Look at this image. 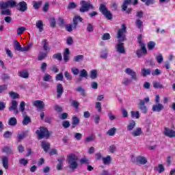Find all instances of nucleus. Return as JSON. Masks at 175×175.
<instances>
[{
  "label": "nucleus",
  "instance_id": "f257e3e1",
  "mask_svg": "<svg viewBox=\"0 0 175 175\" xmlns=\"http://www.w3.org/2000/svg\"><path fill=\"white\" fill-rule=\"evenodd\" d=\"M126 25L125 24L122 25V28L118 31L117 38L118 44H116V49L120 54H125V47H124L123 42L126 40Z\"/></svg>",
  "mask_w": 175,
  "mask_h": 175
},
{
  "label": "nucleus",
  "instance_id": "f03ea898",
  "mask_svg": "<svg viewBox=\"0 0 175 175\" xmlns=\"http://www.w3.org/2000/svg\"><path fill=\"white\" fill-rule=\"evenodd\" d=\"M66 161L68 163V168L70 170H76L79 167V157L75 153H70L67 155Z\"/></svg>",
  "mask_w": 175,
  "mask_h": 175
},
{
  "label": "nucleus",
  "instance_id": "7ed1b4c3",
  "mask_svg": "<svg viewBox=\"0 0 175 175\" xmlns=\"http://www.w3.org/2000/svg\"><path fill=\"white\" fill-rule=\"evenodd\" d=\"M36 135H38V139H49L50 138V131L49 129L44 126H40V130L36 131Z\"/></svg>",
  "mask_w": 175,
  "mask_h": 175
},
{
  "label": "nucleus",
  "instance_id": "20e7f679",
  "mask_svg": "<svg viewBox=\"0 0 175 175\" xmlns=\"http://www.w3.org/2000/svg\"><path fill=\"white\" fill-rule=\"evenodd\" d=\"M80 4L81 5L79 8V12L81 13H85V12H89L90 9H94V5L91 3L90 1H81Z\"/></svg>",
  "mask_w": 175,
  "mask_h": 175
},
{
  "label": "nucleus",
  "instance_id": "39448f33",
  "mask_svg": "<svg viewBox=\"0 0 175 175\" xmlns=\"http://www.w3.org/2000/svg\"><path fill=\"white\" fill-rule=\"evenodd\" d=\"M99 11L104 15V17L107 20H113V14L107 9L106 5L101 3L99 7Z\"/></svg>",
  "mask_w": 175,
  "mask_h": 175
},
{
  "label": "nucleus",
  "instance_id": "423d86ee",
  "mask_svg": "<svg viewBox=\"0 0 175 175\" xmlns=\"http://www.w3.org/2000/svg\"><path fill=\"white\" fill-rule=\"evenodd\" d=\"M148 102H150L149 97H146L144 100H139V109L144 114H147L148 109L146 103H148Z\"/></svg>",
  "mask_w": 175,
  "mask_h": 175
},
{
  "label": "nucleus",
  "instance_id": "0eeeda50",
  "mask_svg": "<svg viewBox=\"0 0 175 175\" xmlns=\"http://www.w3.org/2000/svg\"><path fill=\"white\" fill-rule=\"evenodd\" d=\"M163 135L170 139L175 137V131L173 129H170L169 127H164V131H163Z\"/></svg>",
  "mask_w": 175,
  "mask_h": 175
},
{
  "label": "nucleus",
  "instance_id": "6e6552de",
  "mask_svg": "<svg viewBox=\"0 0 175 175\" xmlns=\"http://www.w3.org/2000/svg\"><path fill=\"white\" fill-rule=\"evenodd\" d=\"M10 111H14V114H18V110L17 109V101L16 100H12L11 106L8 107Z\"/></svg>",
  "mask_w": 175,
  "mask_h": 175
},
{
  "label": "nucleus",
  "instance_id": "1a4fd4ad",
  "mask_svg": "<svg viewBox=\"0 0 175 175\" xmlns=\"http://www.w3.org/2000/svg\"><path fill=\"white\" fill-rule=\"evenodd\" d=\"M42 49L44 51V53H50V50H51V48H50V45L49 44V40L47 39H43L42 40Z\"/></svg>",
  "mask_w": 175,
  "mask_h": 175
},
{
  "label": "nucleus",
  "instance_id": "9d476101",
  "mask_svg": "<svg viewBox=\"0 0 175 175\" xmlns=\"http://www.w3.org/2000/svg\"><path fill=\"white\" fill-rule=\"evenodd\" d=\"M141 49L137 50L136 54L137 57L138 58H140L143 54H146L147 53V48H146V45H139Z\"/></svg>",
  "mask_w": 175,
  "mask_h": 175
},
{
  "label": "nucleus",
  "instance_id": "9b49d317",
  "mask_svg": "<svg viewBox=\"0 0 175 175\" xmlns=\"http://www.w3.org/2000/svg\"><path fill=\"white\" fill-rule=\"evenodd\" d=\"M33 106H35V107H37V109H39L40 110H43L44 109V102L40 100H36L33 102Z\"/></svg>",
  "mask_w": 175,
  "mask_h": 175
},
{
  "label": "nucleus",
  "instance_id": "f8f14e48",
  "mask_svg": "<svg viewBox=\"0 0 175 175\" xmlns=\"http://www.w3.org/2000/svg\"><path fill=\"white\" fill-rule=\"evenodd\" d=\"M125 73H126V75H129V76H131L132 80H135V81L136 80H137V76L136 75V72L133 71L132 69L129 68H126Z\"/></svg>",
  "mask_w": 175,
  "mask_h": 175
},
{
  "label": "nucleus",
  "instance_id": "ddd939ff",
  "mask_svg": "<svg viewBox=\"0 0 175 175\" xmlns=\"http://www.w3.org/2000/svg\"><path fill=\"white\" fill-rule=\"evenodd\" d=\"M16 6L18 7V10L20 12H25L28 9V5H27V2L25 1L19 2Z\"/></svg>",
  "mask_w": 175,
  "mask_h": 175
},
{
  "label": "nucleus",
  "instance_id": "4468645a",
  "mask_svg": "<svg viewBox=\"0 0 175 175\" xmlns=\"http://www.w3.org/2000/svg\"><path fill=\"white\" fill-rule=\"evenodd\" d=\"M164 108L165 107L163 106V105L159 103L157 105H152V111H157V113H159L162 111Z\"/></svg>",
  "mask_w": 175,
  "mask_h": 175
},
{
  "label": "nucleus",
  "instance_id": "2eb2a0df",
  "mask_svg": "<svg viewBox=\"0 0 175 175\" xmlns=\"http://www.w3.org/2000/svg\"><path fill=\"white\" fill-rule=\"evenodd\" d=\"M18 76L22 79H28L29 77V73L27 70H22L18 72Z\"/></svg>",
  "mask_w": 175,
  "mask_h": 175
},
{
  "label": "nucleus",
  "instance_id": "dca6fc26",
  "mask_svg": "<svg viewBox=\"0 0 175 175\" xmlns=\"http://www.w3.org/2000/svg\"><path fill=\"white\" fill-rule=\"evenodd\" d=\"M1 162L3 164V167L4 169L8 170L9 169V158L6 156H3L1 157Z\"/></svg>",
  "mask_w": 175,
  "mask_h": 175
},
{
  "label": "nucleus",
  "instance_id": "f3484780",
  "mask_svg": "<svg viewBox=\"0 0 175 175\" xmlns=\"http://www.w3.org/2000/svg\"><path fill=\"white\" fill-rule=\"evenodd\" d=\"M136 163L137 165H138V163L139 165H146V163H147V158L142 156H138L137 157Z\"/></svg>",
  "mask_w": 175,
  "mask_h": 175
},
{
  "label": "nucleus",
  "instance_id": "a211bd4d",
  "mask_svg": "<svg viewBox=\"0 0 175 175\" xmlns=\"http://www.w3.org/2000/svg\"><path fill=\"white\" fill-rule=\"evenodd\" d=\"M57 97L61 98L62 96V94H64V87L62 86V84L58 83L57 86Z\"/></svg>",
  "mask_w": 175,
  "mask_h": 175
},
{
  "label": "nucleus",
  "instance_id": "6ab92c4d",
  "mask_svg": "<svg viewBox=\"0 0 175 175\" xmlns=\"http://www.w3.org/2000/svg\"><path fill=\"white\" fill-rule=\"evenodd\" d=\"M79 21H80V23L83 22V18L80 17L79 16H76L73 18V27L74 29H76V28H77V25L79 24Z\"/></svg>",
  "mask_w": 175,
  "mask_h": 175
},
{
  "label": "nucleus",
  "instance_id": "aec40b11",
  "mask_svg": "<svg viewBox=\"0 0 175 175\" xmlns=\"http://www.w3.org/2000/svg\"><path fill=\"white\" fill-rule=\"evenodd\" d=\"M80 124V118L79 117L74 116L72 117V128H76L77 125Z\"/></svg>",
  "mask_w": 175,
  "mask_h": 175
},
{
  "label": "nucleus",
  "instance_id": "412c9836",
  "mask_svg": "<svg viewBox=\"0 0 175 175\" xmlns=\"http://www.w3.org/2000/svg\"><path fill=\"white\" fill-rule=\"evenodd\" d=\"M42 3H43V1H33L32 5H33V9H35V10H39V9H40L42 6Z\"/></svg>",
  "mask_w": 175,
  "mask_h": 175
},
{
  "label": "nucleus",
  "instance_id": "4be33fe9",
  "mask_svg": "<svg viewBox=\"0 0 175 175\" xmlns=\"http://www.w3.org/2000/svg\"><path fill=\"white\" fill-rule=\"evenodd\" d=\"M50 144L48 142L42 141L41 142V147L45 151V152H47L49 150H50Z\"/></svg>",
  "mask_w": 175,
  "mask_h": 175
},
{
  "label": "nucleus",
  "instance_id": "5701e85b",
  "mask_svg": "<svg viewBox=\"0 0 175 175\" xmlns=\"http://www.w3.org/2000/svg\"><path fill=\"white\" fill-rule=\"evenodd\" d=\"M143 133L142 129L140 127L137 128L135 130L131 132V135L133 136V137H137V136H140Z\"/></svg>",
  "mask_w": 175,
  "mask_h": 175
},
{
  "label": "nucleus",
  "instance_id": "b1692460",
  "mask_svg": "<svg viewBox=\"0 0 175 175\" xmlns=\"http://www.w3.org/2000/svg\"><path fill=\"white\" fill-rule=\"evenodd\" d=\"M2 152H4V154H6L7 155H12V154H13V150L10 146H4L2 148Z\"/></svg>",
  "mask_w": 175,
  "mask_h": 175
},
{
  "label": "nucleus",
  "instance_id": "393cba45",
  "mask_svg": "<svg viewBox=\"0 0 175 175\" xmlns=\"http://www.w3.org/2000/svg\"><path fill=\"white\" fill-rule=\"evenodd\" d=\"M141 75L144 77H147V76H150L151 75V69L150 68H143L141 70Z\"/></svg>",
  "mask_w": 175,
  "mask_h": 175
},
{
  "label": "nucleus",
  "instance_id": "a878e982",
  "mask_svg": "<svg viewBox=\"0 0 175 175\" xmlns=\"http://www.w3.org/2000/svg\"><path fill=\"white\" fill-rule=\"evenodd\" d=\"M58 163L56 165L57 170H62V166L64 165V161L65 158H60L57 159Z\"/></svg>",
  "mask_w": 175,
  "mask_h": 175
},
{
  "label": "nucleus",
  "instance_id": "bb28decb",
  "mask_svg": "<svg viewBox=\"0 0 175 175\" xmlns=\"http://www.w3.org/2000/svg\"><path fill=\"white\" fill-rule=\"evenodd\" d=\"M131 3H132V0H124L122 5V10L125 12V10L128 9L129 5H131Z\"/></svg>",
  "mask_w": 175,
  "mask_h": 175
},
{
  "label": "nucleus",
  "instance_id": "cd10ccee",
  "mask_svg": "<svg viewBox=\"0 0 175 175\" xmlns=\"http://www.w3.org/2000/svg\"><path fill=\"white\" fill-rule=\"evenodd\" d=\"M136 126V122L135 120H131L127 125V131H133Z\"/></svg>",
  "mask_w": 175,
  "mask_h": 175
},
{
  "label": "nucleus",
  "instance_id": "c85d7f7f",
  "mask_svg": "<svg viewBox=\"0 0 175 175\" xmlns=\"http://www.w3.org/2000/svg\"><path fill=\"white\" fill-rule=\"evenodd\" d=\"M32 121L31 120V118L28 116H25L23 118V120L22 121L23 125H28L29 124H31Z\"/></svg>",
  "mask_w": 175,
  "mask_h": 175
},
{
  "label": "nucleus",
  "instance_id": "c756f323",
  "mask_svg": "<svg viewBox=\"0 0 175 175\" xmlns=\"http://www.w3.org/2000/svg\"><path fill=\"white\" fill-rule=\"evenodd\" d=\"M8 125H10V126H15V125H17V119L14 117H12L8 120Z\"/></svg>",
  "mask_w": 175,
  "mask_h": 175
},
{
  "label": "nucleus",
  "instance_id": "7c9ffc66",
  "mask_svg": "<svg viewBox=\"0 0 175 175\" xmlns=\"http://www.w3.org/2000/svg\"><path fill=\"white\" fill-rule=\"evenodd\" d=\"M103 162L105 165H110L111 163V157L107 155L106 157H103Z\"/></svg>",
  "mask_w": 175,
  "mask_h": 175
},
{
  "label": "nucleus",
  "instance_id": "2f4dec72",
  "mask_svg": "<svg viewBox=\"0 0 175 175\" xmlns=\"http://www.w3.org/2000/svg\"><path fill=\"white\" fill-rule=\"evenodd\" d=\"M75 91L77 92H81V96H86V94H85V90H84V88H83L82 86H78L76 89H75Z\"/></svg>",
  "mask_w": 175,
  "mask_h": 175
},
{
  "label": "nucleus",
  "instance_id": "473e14b6",
  "mask_svg": "<svg viewBox=\"0 0 175 175\" xmlns=\"http://www.w3.org/2000/svg\"><path fill=\"white\" fill-rule=\"evenodd\" d=\"M14 49L16 51H21L23 50V47H21L20 42H18V41H17V40L14 41Z\"/></svg>",
  "mask_w": 175,
  "mask_h": 175
},
{
  "label": "nucleus",
  "instance_id": "72a5a7b5",
  "mask_svg": "<svg viewBox=\"0 0 175 175\" xmlns=\"http://www.w3.org/2000/svg\"><path fill=\"white\" fill-rule=\"evenodd\" d=\"M36 27L39 29L40 32H43V21H38L36 23Z\"/></svg>",
  "mask_w": 175,
  "mask_h": 175
},
{
  "label": "nucleus",
  "instance_id": "f704fd0d",
  "mask_svg": "<svg viewBox=\"0 0 175 175\" xmlns=\"http://www.w3.org/2000/svg\"><path fill=\"white\" fill-rule=\"evenodd\" d=\"M152 85L153 88H155L156 90H158V88H159L160 90L163 89V85L161 84V83L158 81H153Z\"/></svg>",
  "mask_w": 175,
  "mask_h": 175
},
{
  "label": "nucleus",
  "instance_id": "c9c22d12",
  "mask_svg": "<svg viewBox=\"0 0 175 175\" xmlns=\"http://www.w3.org/2000/svg\"><path fill=\"white\" fill-rule=\"evenodd\" d=\"M156 44H157L155 43V42L150 41L149 42H148V50H149V51L154 50V49H155Z\"/></svg>",
  "mask_w": 175,
  "mask_h": 175
},
{
  "label": "nucleus",
  "instance_id": "e433bc0d",
  "mask_svg": "<svg viewBox=\"0 0 175 175\" xmlns=\"http://www.w3.org/2000/svg\"><path fill=\"white\" fill-rule=\"evenodd\" d=\"M47 53L46 52H41L39 53L38 56V61H43V59H44V58H46V57H47Z\"/></svg>",
  "mask_w": 175,
  "mask_h": 175
},
{
  "label": "nucleus",
  "instance_id": "4c0bfd02",
  "mask_svg": "<svg viewBox=\"0 0 175 175\" xmlns=\"http://www.w3.org/2000/svg\"><path fill=\"white\" fill-rule=\"evenodd\" d=\"M116 132H117V129H116V127H113L108 130L107 135H108V136H114L116 135Z\"/></svg>",
  "mask_w": 175,
  "mask_h": 175
},
{
  "label": "nucleus",
  "instance_id": "58836bf2",
  "mask_svg": "<svg viewBox=\"0 0 175 175\" xmlns=\"http://www.w3.org/2000/svg\"><path fill=\"white\" fill-rule=\"evenodd\" d=\"M9 8V4L7 2L1 1L0 2V10H5V9H8Z\"/></svg>",
  "mask_w": 175,
  "mask_h": 175
},
{
  "label": "nucleus",
  "instance_id": "ea45409f",
  "mask_svg": "<svg viewBox=\"0 0 175 175\" xmlns=\"http://www.w3.org/2000/svg\"><path fill=\"white\" fill-rule=\"evenodd\" d=\"M0 14L1 16H12V11L9 9L2 10Z\"/></svg>",
  "mask_w": 175,
  "mask_h": 175
},
{
  "label": "nucleus",
  "instance_id": "a19ab883",
  "mask_svg": "<svg viewBox=\"0 0 175 175\" xmlns=\"http://www.w3.org/2000/svg\"><path fill=\"white\" fill-rule=\"evenodd\" d=\"M25 137H27V133L23 132L22 133H19L18 134L17 141L20 142L23 139H25Z\"/></svg>",
  "mask_w": 175,
  "mask_h": 175
},
{
  "label": "nucleus",
  "instance_id": "79ce46f5",
  "mask_svg": "<svg viewBox=\"0 0 175 175\" xmlns=\"http://www.w3.org/2000/svg\"><path fill=\"white\" fill-rule=\"evenodd\" d=\"M84 59V55H78L74 57L75 62H80V61H83Z\"/></svg>",
  "mask_w": 175,
  "mask_h": 175
},
{
  "label": "nucleus",
  "instance_id": "37998d69",
  "mask_svg": "<svg viewBox=\"0 0 175 175\" xmlns=\"http://www.w3.org/2000/svg\"><path fill=\"white\" fill-rule=\"evenodd\" d=\"M50 8V3L49 1L46 2L42 7V10L44 13H47L49 12V9Z\"/></svg>",
  "mask_w": 175,
  "mask_h": 175
},
{
  "label": "nucleus",
  "instance_id": "c03bdc74",
  "mask_svg": "<svg viewBox=\"0 0 175 175\" xmlns=\"http://www.w3.org/2000/svg\"><path fill=\"white\" fill-rule=\"evenodd\" d=\"M90 77L92 80H95V79L98 77V71H96V70H92L90 73Z\"/></svg>",
  "mask_w": 175,
  "mask_h": 175
},
{
  "label": "nucleus",
  "instance_id": "a18cd8bd",
  "mask_svg": "<svg viewBox=\"0 0 175 175\" xmlns=\"http://www.w3.org/2000/svg\"><path fill=\"white\" fill-rule=\"evenodd\" d=\"M53 59H57L59 61H62V55L61 53H55L53 55Z\"/></svg>",
  "mask_w": 175,
  "mask_h": 175
},
{
  "label": "nucleus",
  "instance_id": "49530a36",
  "mask_svg": "<svg viewBox=\"0 0 175 175\" xmlns=\"http://www.w3.org/2000/svg\"><path fill=\"white\" fill-rule=\"evenodd\" d=\"M131 117L132 118H140V113H139V111H131Z\"/></svg>",
  "mask_w": 175,
  "mask_h": 175
},
{
  "label": "nucleus",
  "instance_id": "de8ad7c7",
  "mask_svg": "<svg viewBox=\"0 0 175 175\" xmlns=\"http://www.w3.org/2000/svg\"><path fill=\"white\" fill-rule=\"evenodd\" d=\"M26 29H27V28H25V27H18L17 29V34L18 35H23V33H24V32H25Z\"/></svg>",
  "mask_w": 175,
  "mask_h": 175
},
{
  "label": "nucleus",
  "instance_id": "09e8293b",
  "mask_svg": "<svg viewBox=\"0 0 175 175\" xmlns=\"http://www.w3.org/2000/svg\"><path fill=\"white\" fill-rule=\"evenodd\" d=\"M46 69H47V63L42 62L41 64V66H40V70H41V72L44 73V72H46Z\"/></svg>",
  "mask_w": 175,
  "mask_h": 175
},
{
  "label": "nucleus",
  "instance_id": "8fccbe9b",
  "mask_svg": "<svg viewBox=\"0 0 175 175\" xmlns=\"http://www.w3.org/2000/svg\"><path fill=\"white\" fill-rule=\"evenodd\" d=\"M79 162L81 163V165H90V159H87V158H83V159H81L79 160Z\"/></svg>",
  "mask_w": 175,
  "mask_h": 175
},
{
  "label": "nucleus",
  "instance_id": "3c124183",
  "mask_svg": "<svg viewBox=\"0 0 175 175\" xmlns=\"http://www.w3.org/2000/svg\"><path fill=\"white\" fill-rule=\"evenodd\" d=\"M94 158L96 161H100V159H103V157L102 156V153H100V152L96 153Z\"/></svg>",
  "mask_w": 175,
  "mask_h": 175
},
{
  "label": "nucleus",
  "instance_id": "603ef678",
  "mask_svg": "<svg viewBox=\"0 0 175 175\" xmlns=\"http://www.w3.org/2000/svg\"><path fill=\"white\" fill-rule=\"evenodd\" d=\"M111 38V36H110V33H105L102 36V40H109Z\"/></svg>",
  "mask_w": 175,
  "mask_h": 175
},
{
  "label": "nucleus",
  "instance_id": "864d4df0",
  "mask_svg": "<svg viewBox=\"0 0 175 175\" xmlns=\"http://www.w3.org/2000/svg\"><path fill=\"white\" fill-rule=\"evenodd\" d=\"M156 59L158 64H162L163 62V56L161 54H159L157 55Z\"/></svg>",
  "mask_w": 175,
  "mask_h": 175
},
{
  "label": "nucleus",
  "instance_id": "5fc2aeb1",
  "mask_svg": "<svg viewBox=\"0 0 175 175\" xmlns=\"http://www.w3.org/2000/svg\"><path fill=\"white\" fill-rule=\"evenodd\" d=\"M55 80H57V81H62V80H64V75L62 72H60L55 76Z\"/></svg>",
  "mask_w": 175,
  "mask_h": 175
},
{
  "label": "nucleus",
  "instance_id": "6e6d98bb",
  "mask_svg": "<svg viewBox=\"0 0 175 175\" xmlns=\"http://www.w3.org/2000/svg\"><path fill=\"white\" fill-rule=\"evenodd\" d=\"M135 24L138 29H142V27H143V21H142V20L137 19L135 22Z\"/></svg>",
  "mask_w": 175,
  "mask_h": 175
},
{
  "label": "nucleus",
  "instance_id": "4d7b16f0",
  "mask_svg": "<svg viewBox=\"0 0 175 175\" xmlns=\"http://www.w3.org/2000/svg\"><path fill=\"white\" fill-rule=\"evenodd\" d=\"M116 150H117L116 145H111L109 147V151L111 152V154H114V152H116Z\"/></svg>",
  "mask_w": 175,
  "mask_h": 175
},
{
  "label": "nucleus",
  "instance_id": "13d9d810",
  "mask_svg": "<svg viewBox=\"0 0 175 175\" xmlns=\"http://www.w3.org/2000/svg\"><path fill=\"white\" fill-rule=\"evenodd\" d=\"M12 135H13V133L10 131H5L3 134V137L5 139H10V137H12Z\"/></svg>",
  "mask_w": 175,
  "mask_h": 175
},
{
  "label": "nucleus",
  "instance_id": "bf43d9fd",
  "mask_svg": "<svg viewBox=\"0 0 175 175\" xmlns=\"http://www.w3.org/2000/svg\"><path fill=\"white\" fill-rule=\"evenodd\" d=\"M71 72H72V75H75V76H77V75H79V73H80V70H79V68H77L76 67L72 68Z\"/></svg>",
  "mask_w": 175,
  "mask_h": 175
},
{
  "label": "nucleus",
  "instance_id": "052dcab7",
  "mask_svg": "<svg viewBox=\"0 0 175 175\" xmlns=\"http://www.w3.org/2000/svg\"><path fill=\"white\" fill-rule=\"evenodd\" d=\"M62 126L66 129L70 126V122L68 120H64L62 122Z\"/></svg>",
  "mask_w": 175,
  "mask_h": 175
},
{
  "label": "nucleus",
  "instance_id": "680f3d73",
  "mask_svg": "<svg viewBox=\"0 0 175 175\" xmlns=\"http://www.w3.org/2000/svg\"><path fill=\"white\" fill-rule=\"evenodd\" d=\"M51 79H53V77H51V75L49 74H45L44 76L43 77L44 81H50Z\"/></svg>",
  "mask_w": 175,
  "mask_h": 175
},
{
  "label": "nucleus",
  "instance_id": "e2e57ef3",
  "mask_svg": "<svg viewBox=\"0 0 175 175\" xmlns=\"http://www.w3.org/2000/svg\"><path fill=\"white\" fill-rule=\"evenodd\" d=\"M64 77H66V80H68L69 81L72 80V75H70V73H69L68 71L64 72Z\"/></svg>",
  "mask_w": 175,
  "mask_h": 175
},
{
  "label": "nucleus",
  "instance_id": "0e129e2a",
  "mask_svg": "<svg viewBox=\"0 0 175 175\" xmlns=\"http://www.w3.org/2000/svg\"><path fill=\"white\" fill-rule=\"evenodd\" d=\"M57 24V21L54 18H51L50 21V25L52 28H55V25Z\"/></svg>",
  "mask_w": 175,
  "mask_h": 175
},
{
  "label": "nucleus",
  "instance_id": "69168bd1",
  "mask_svg": "<svg viewBox=\"0 0 175 175\" xmlns=\"http://www.w3.org/2000/svg\"><path fill=\"white\" fill-rule=\"evenodd\" d=\"M59 21V27H65V20L62 18H58Z\"/></svg>",
  "mask_w": 175,
  "mask_h": 175
},
{
  "label": "nucleus",
  "instance_id": "338daca9",
  "mask_svg": "<svg viewBox=\"0 0 175 175\" xmlns=\"http://www.w3.org/2000/svg\"><path fill=\"white\" fill-rule=\"evenodd\" d=\"M55 110L57 111V113H62L63 111V109L62 107L59 106V105H55L54 107Z\"/></svg>",
  "mask_w": 175,
  "mask_h": 175
},
{
  "label": "nucleus",
  "instance_id": "774afa93",
  "mask_svg": "<svg viewBox=\"0 0 175 175\" xmlns=\"http://www.w3.org/2000/svg\"><path fill=\"white\" fill-rule=\"evenodd\" d=\"M7 2L8 3V6H10V8H14V6H17V2L15 1H8Z\"/></svg>",
  "mask_w": 175,
  "mask_h": 175
}]
</instances>
